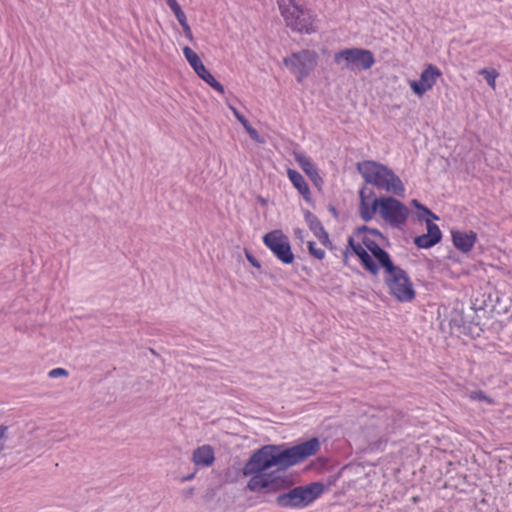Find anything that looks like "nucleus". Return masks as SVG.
Masks as SVG:
<instances>
[{
	"label": "nucleus",
	"mask_w": 512,
	"mask_h": 512,
	"mask_svg": "<svg viewBox=\"0 0 512 512\" xmlns=\"http://www.w3.org/2000/svg\"><path fill=\"white\" fill-rule=\"evenodd\" d=\"M470 398L472 400L483 401V402H487L489 404L493 403V400L489 396H487L485 394V392H483L482 390L473 391L470 394Z\"/></svg>",
	"instance_id": "nucleus-22"
},
{
	"label": "nucleus",
	"mask_w": 512,
	"mask_h": 512,
	"mask_svg": "<svg viewBox=\"0 0 512 512\" xmlns=\"http://www.w3.org/2000/svg\"><path fill=\"white\" fill-rule=\"evenodd\" d=\"M479 74L484 76L488 85L495 90L496 89V79L499 76V73L495 69H481Z\"/></svg>",
	"instance_id": "nucleus-19"
},
{
	"label": "nucleus",
	"mask_w": 512,
	"mask_h": 512,
	"mask_svg": "<svg viewBox=\"0 0 512 512\" xmlns=\"http://www.w3.org/2000/svg\"><path fill=\"white\" fill-rule=\"evenodd\" d=\"M324 492V485L313 482L305 486H297L277 496L276 503L282 508L303 509L313 503Z\"/></svg>",
	"instance_id": "nucleus-7"
},
{
	"label": "nucleus",
	"mask_w": 512,
	"mask_h": 512,
	"mask_svg": "<svg viewBox=\"0 0 512 512\" xmlns=\"http://www.w3.org/2000/svg\"><path fill=\"white\" fill-rule=\"evenodd\" d=\"M192 460L197 466H211L215 460L214 449L210 445H202L193 452Z\"/></svg>",
	"instance_id": "nucleus-16"
},
{
	"label": "nucleus",
	"mask_w": 512,
	"mask_h": 512,
	"mask_svg": "<svg viewBox=\"0 0 512 512\" xmlns=\"http://www.w3.org/2000/svg\"><path fill=\"white\" fill-rule=\"evenodd\" d=\"M287 176L293 187L299 192L304 200L310 201L311 191L304 177L297 170L291 168L287 169Z\"/></svg>",
	"instance_id": "nucleus-14"
},
{
	"label": "nucleus",
	"mask_w": 512,
	"mask_h": 512,
	"mask_svg": "<svg viewBox=\"0 0 512 512\" xmlns=\"http://www.w3.org/2000/svg\"><path fill=\"white\" fill-rule=\"evenodd\" d=\"M318 225H322V224L317 219H314L310 222V229L314 232L315 235H316V232H319Z\"/></svg>",
	"instance_id": "nucleus-28"
},
{
	"label": "nucleus",
	"mask_w": 512,
	"mask_h": 512,
	"mask_svg": "<svg viewBox=\"0 0 512 512\" xmlns=\"http://www.w3.org/2000/svg\"><path fill=\"white\" fill-rule=\"evenodd\" d=\"M197 76L201 78L205 83L212 87L215 91L223 95L225 93L224 86L218 82L215 77L207 70L203 64L199 69L195 71Z\"/></svg>",
	"instance_id": "nucleus-17"
},
{
	"label": "nucleus",
	"mask_w": 512,
	"mask_h": 512,
	"mask_svg": "<svg viewBox=\"0 0 512 512\" xmlns=\"http://www.w3.org/2000/svg\"><path fill=\"white\" fill-rule=\"evenodd\" d=\"M336 64L342 69L353 72L365 71L375 64V58L370 50L363 48H346L334 55Z\"/></svg>",
	"instance_id": "nucleus-8"
},
{
	"label": "nucleus",
	"mask_w": 512,
	"mask_h": 512,
	"mask_svg": "<svg viewBox=\"0 0 512 512\" xmlns=\"http://www.w3.org/2000/svg\"><path fill=\"white\" fill-rule=\"evenodd\" d=\"M294 234H295V236H296L297 238H299L300 240H303V239H304L303 230H301V229H295Z\"/></svg>",
	"instance_id": "nucleus-30"
},
{
	"label": "nucleus",
	"mask_w": 512,
	"mask_h": 512,
	"mask_svg": "<svg viewBox=\"0 0 512 512\" xmlns=\"http://www.w3.org/2000/svg\"><path fill=\"white\" fill-rule=\"evenodd\" d=\"M357 169L367 184L394 196H403L405 185L401 178L388 166L374 161L359 162Z\"/></svg>",
	"instance_id": "nucleus-4"
},
{
	"label": "nucleus",
	"mask_w": 512,
	"mask_h": 512,
	"mask_svg": "<svg viewBox=\"0 0 512 512\" xmlns=\"http://www.w3.org/2000/svg\"><path fill=\"white\" fill-rule=\"evenodd\" d=\"M386 240L378 229L361 226L349 237L347 250L351 249L366 271L377 275L380 266L391 260L388 252L382 248Z\"/></svg>",
	"instance_id": "nucleus-3"
},
{
	"label": "nucleus",
	"mask_w": 512,
	"mask_h": 512,
	"mask_svg": "<svg viewBox=\"0 0 512 512\" xmlns=\"http://www.w3.org/2000/svg\"><path fill=\"white\" fill-rule=\"evenodd\" d=\"M441 76L442 72L436 65L428 64L421 72L419 79L410 80L408 84L412 92L421 98L435 86Z\"/></svg>",
	"instance_id": "nucleus-12"
},
{
	"label": "nucleus",
	"mask_w": 512,
	"mask_h": 512,
	"mask_svg": "<svg viewBox=\"0 0 512 512\" xmlns=\"http://www.w3.org/2000/svg\"><path fill=\"white\" fill-rule=\"evenodd\" d=\"M358 212L361 219L368 222L378 216L382 221L394 228L403 227L410 211L405 204L392 196L377 197L368 187L359 190Z\"/></svg>",
	"instance_id": "nucleus-2"
},
{
	"label": "nucleus",
	"mask_w": 512,
	"mask_h": 512,
	"mask_svg": "<svg viewBox=\"0 0 512 512\" xmlns=\"http://www.w3.org/2000/svg\"><path fill=\"white\" fill-rule=\"evenodd\" d=\"M245 129H246L247 133L249 134V136L253 140H255L256 142H259V143L263 142V140L260 138L259 133L257 132V130H255L253 127H251V125H248Z\"/></svg>",
	"instance_id": "nucleus-25"
},
{
	"label": "nucleus",
	"mask_w": 512,
	"mask_h": 512,
	"mask_svg": "<svg viewBox=\"0 0 512 512\" xmlns=\"http://www.w3.org/2000/svg\"><path fill=\"white\" fill-rule=\"evenodd\" d=\"M172 12L174 13L176 19L178 20L180 26L188 22L187 17L185 15L184 11L182 10L181 6Z\"/></svg>",
	"instance_id": "nucleus-24"
},
{
	"label": "nucleus",
	"mask_w": 512,
	"mask_h": 512,
	"mask_svg": "<svg viewBox=\"0 0 512 512\" xmlns=\"http://www.w3.org/2000/svg\"><path fill=\"white\" fill-rule=\"evenodd\" d=\"M320 449V441L313 437L292 447L265 445L255 451L243 467V474L251 476L247 488L252 492L275 493L289 483L279 471L267 472L271 467L287 469L314 456Z\"/></svg>",
	"instance_id": "nucleus-1"
},
{
	"label": "nucleus",
	"mask_w": 512,
	"mask_h": 512,
	"mask_svg": "<svg viewBox=\"0 0 512 512\" xmlns=\"http://www.w3.org/2000/svg\"><path fill=\"white\" fill-rule=\"evenodd\" d=\"M277 4L285 25L293 32L309 35L317 31V17L312 10L296 0H277Z\"/></svg>",
	"instance_id": "nucleus-5"
},
{
	"label": "nucleus",
	"mask_w": 512,
	"mask_h": 512,
	"mask_svg": "<svg viewBox=\"0 0 512 512\" xmlns=\"http://www.w3.org/2000/svg\"><path fill=\"white\" fill-rule=\"evenodd\" d=\"M294 157L298 165L314 184L317 185L322 182V178L320 177L317 168L307 156L302 153H295Z\"/></svg>",
	"instance_id": "nucleus-15"
},
{
	"label": "nucleus",
	"mask_w": 512,
	"mask_h": 512,
	"mask_svg": "<svg viewBox=\"0 0 512 512\" xmlns=\"http://www.w3.org/2000/svg\"><path fill=\"white\" fill-rule=\"evenodd\" d=\"M380 268L384 270V282L389 294L399 302H411L415 299L416 292L408 273L389 260Z\"/></svg>",
	"instance_id": "nucleus-6"
},
{
	"label": "nucleus",
	"mask_w": 512,
	"mask_h": 512,
	"mask_svg": "<svg viewBox=\"0 0 512 512\" xmlns=\"http://www.w3.org/2000/svg\"><path fill=\"white\" fill-rule=\"evenodd\" d=\"M319 232H316V237L319 239V241L328 248L332 247V243L329 239L328 233L325 231L322 225H318Z\"/></svg>",
	"instance_id": "nucleus-21"
},
{
	"label": "nucleus",
	"mask_w": 512,
	"mask_h": 512,
	"mask_svg": "<svg viewBox=\"0 0 512 512\" xmlns=\"http://www.w3.org/2000/svg\"><path fill=\"white\" fill-rule=\"evenodd\" d=\"M181 27H182V30H183V33H184L185 37H186L189 41H193V39H194V38H193V33H192V30H191V28H190V26H189L188 22H187V23H185V24H183V25H181Z\"/></svg>",
	"instance_id": "nucleus-26"
},
{
	"label": "nucleus",
	"mask_w": 512,
	"mask_h": 512,
	"mask_svg": "<svg viewBox=\"0 0 512 512\" xmlns=\"http://www.w3.org/2000/svg\"><path fill=\"white\" fill-rule=\"evenodd\" d=\"M411 203L415 208L421 211L419 214V219L424 220L427 226V233L417 236L414 240V243L419 248H430L436 245L441 240L442 233L438 225L433 223L432 220H438V216L415 199L412 200Z\"/></svg>",
	"instance_id": "nucleus-10"
},
{
	"label": "nucleus",
	"mask_w": 512,
	"mask_h": 512,
	"mask_svg": "<svg viewBox=\"0 0 512 512\" xmlns=\"http://www.w3.org/2000/svg\"><path fill=\"white\" fill-rule=\"evenodd\" d=\"M451 238L457 250L462 253H469L477 242V233L472 230L452 229Z\"/></svg>",
	"instance_id": "nucleus-13"
},
{
	"label": "nucleus",
	"mask_w": 512,
	"mask_h": 512,
	"mask_svg": "<svg viewBox=\"0 0 512 512\" xmlns=\"http://www.w3.org/2000/svg\"><path fill=\"white\" fill-rule=\"evenodd\" d=\"M233 113H234L235 117L237 118V120L244 126V128H246L248 125H250L248 120L242 114H240L236 109H233Z\"/></svg>",
	"instance_id": "nucleus-27"
},
{
	"label": "nucleus",
	"mask_w": 512,
	"mask_h": 512,
	"mask_svg": "<svg viewBox=\"0 0 512 512\" xmlns=\"http://www.w3.org/2000/svg\"><path fill=\"white\" fill-rule=\"evenodd\" d=\"M318 55L315 51L305 49L292 53L283 59V64L295 75L298 82H302L315 69Z\"/></svg>",
	"instance_id": "nucleus-9"
},
{
	"label": "nucleus",
	"mask_w": 512,
	"mask_h": 512,
	"mask_svg": "<svg viewBox=\"0 0 512 512\" xmlns=\"http://www.w3.org/2000/svg\"><path fill=\"white\" fill-rule=\"evenodd\" d=\"M263 243L283 264H292L295 260L290 240L282 230L276 229L263 236Z\"/></svg>",
	"instance_id": "nucleus-11"
},
{
	"label": "nucleus",
	"mask_w": 512,
	"mask_h": 512,
	"mask_svg": "<svg viewBox=\"0 0 512 512\" xmlns=\"http://www.w3.org/2000/svg\"><path fill=\"white\" fill-rule=\"evenodd\" d=\"M183 54L194 71H196L203 65V62L198 56V54L194 52L190 47L185 46L183 48Z\"/></svg>",
	"instance_id": "nucleus-18"
},
{
	"label": "nucleus",
	"mask_w": 512,
	"mask_h": 512,
	"mask_svg": "<svg viewBox=\"0 0 512 512\" xmlns=\"http://www.w3.org/2000/svg\"><path fill=\"white\" fill-rule=\"evenodd\" d=\"M308 251L311 256L318 260H323L326 256V253L323 249L318 248L315 242H308Z\"/></svg>",
	"instance_id": "nucleus-20"
},
{
	"label": "nucleus",
	"mask_w": 512,
	"mask_h": 512,
	"mask_svg": "<svg viewBox=\"0 0 512 512\" xmlns=\"http://www.w3.org/2000/svg\"><path fill=\"white\" fill-rule=\"evenodd\" d=\"M48 376L50 378L67 377L68 371L64 368H54L49 371Z\"/></svg>",
	"instance_id": "nucleus-23"
},
{
	"label": "nucleus",
	"mask_w": 512,
	"mask_h": 512,
	"mask_svg": "<svg viewBox=\"0 0 512 512\" xmlns=\"http://www.w3.org/2000/svg\"><path fill=\"white\" fill-rule=\"evenodd\" d=\"M167 2V5L169 6V8L174 11L175 9H177L178 7H180L179 3L177 2V0H166Z\"/></svg>",
	"instance_id": "nucleus-29"
}]
</instances>
